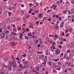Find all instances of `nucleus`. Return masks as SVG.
Instances as JSON below:
<instances>
[{
  "mask_svg": "<svg viewBox=\"0 0 74 74\" xmlns=\"http://www.w3.org/2000/svg\"><path fill=\"white\" fill-rule=\"evenodd\" d=\"M10 64H11L12 65L14 64L13 65V67H16V66H17V64H16V62L14 61L11 62L10 63Z\"/></svg>",
  "mask_w": 74,
  "mask_h": 74,
  "instance_id": "obj_1",
  "label": "nucleus"
},
{
  "mask_svg": "<svg viewBox=\"0 0 74 74\" xmlns=\"http://www.w3.org/2000/svg\"><path fill=\"white\" fill-rule=\"evenodd\" d=\"M11 44L12 45H14V46H15V45H16V43L14 42H11Z\"/></svg>",
  "mask_w": 74,
  "mask_h": 74,
  "instance_id": "obj_2",
  "label": "nucleus"
},
{
  "mask_svg": "<svg viewBox=\"0 0 74 74\" xmlns=\"http://www.w3.org/2000/svg\"><path fill=\"white\" fill-rule=\"evenodd\" d=\"M42 13H40L38 16V17H40V18H41V17H42Z\"/></svg>",
  "mask_w": 74,
  "mask_h": 74,
  "instance_id": "obj_3",
  "label": "nucleus"
},
{
  "mask_svg": "<svg viewBox=\"0 0 74 74\" xmlns=\"http://www.w3.org/2000/svg\"><path fill=\"white\" fill-rule=\"evenodd\" d=\"M39 57H40V59H42V58H44V55H41V56H39Z\"/></svg>",
  "mask_w": 74,
  "mask_h": 74,
  "instance_id": "obj_4",
  "label": "nucleus"
},
{
  "mask_svg": "<svg viewBox=\"0 0 74 74\" xmlns=\"http://www.w3.org/2000/svg\"><path fill=\"white\" fill-rule=\"evenodd\" d=\"M40 69V68L39 67H36V71H37L38 70V71H39V70H40V69Z\"/></svg>",
  "mask_w": 74,
  "mask_h": 74,
  "instance_id": "obj_5",
  "label": "nucleus"
},
{
  "mask_svg": "<svg viewBox=\"0 0 74 74\" xmlns=\"http://www.w3.org/2000/svg\"><path fill=\"white\" fill-rule=\"evenodd\" d=\"M60 26L61 27H63V24L62 23H61Z\"/></svg>",
  "mask_w": 74,
  "mask_h": 74,
  "instance_id": "obj_6",
  "label": "nucleus"
},
{
  "mask_svg": "<svg viewBox=\"0 0 74 74\" xmlns=\"http://www.w3.org/2000/svg\"><path fill=\"white\" fill-rule=\"evenodd\" d=\"M19 38H20L21 40H22V39H23V38L22 37V36H19Z\"/></svg>",
  "mask_w": 74,
  "mask_h": 74,
  "instance_id": "obj_7",
  "label": "nucleus"
},
{
  "mask_svg": "<svg viewBox=\"0 0 74 74\" xmlns=\"http://www.w3.org/2000/svg\"><path fill=\"white\" fill-rule=\"evenodd\" d=\"M11 70H12V68L11 67H10L8 69V70H9V71H11Z\"/></svg>",
  "mask_w": 74,
  "mask_h": 74,
  "instance_id": "obj_8",
  "label": "nucleus"
},
{
  "mask_svg": "<svg viewBox=\"0 0 74 74\" xmlns=\"http://www.w3.org/2000/svg\"><path fill=\"white\" fill-rule=\"evenodd\" d=\"M24 64H25V66H26V64H29V63L27 62H24Z\"/></svg>",
  "mask_w": 74,
  "mask_h": 74,
  "instance_id": "obj_9",
  "label": "nucleus"
},
{
  "mask_svg": "<svg viewBox=\"0 0 74 74\" xmlns=\"http://www.w3.org/2000/svg\"><path fill=\"white\" fill-rule=\"evenodd\" d=\"M59 53H60V52H59L58 51H57V52H56V55H59Z\"/></svg>",
  "mask_w": 74,
  "mask_h": 74,
  "instance_id": "obj_10",
  "label": "nucleus"
},
{
  "mask_svg": "<svg viewBox=\"0 0 74 74\" xmlns=\"http://www.w3.org/2000/svg\"><path fill=\"white\" fill-rule=\"evenodd\" d=\"M53 7H55V8H56L57 7V5H53Z\"/></svg>",
  "mask_w": 74,
  "mask_h": 74,
  "instance_id": "obj_11",
  "label": "nucleus"
},
{
  "mask_svg": "<svg viewBox=\"0 0 74 74\" xmlns=\"http://www.w3.org/2000/svg\"><path fill=\"white\" fill-rule=\"evenodd\" d=\"M20 35H21L20 36H21L23 37V34H22V33H21L20 34Z\"/></svg>",
  "mask_w": 74,
  "mask_h": 74,
  "instance_id": "obj_12",
  "label": "nucleus"
},
{
  "mask_svg": "<svg viewBox=\"0 0 74 74\" xmlns=\"http://www.w3.org/2000/svg\"><path fill=\"white\" fill-rule=\"evenodd\" d=\"M47 63V61L45 62H45L44 63H42V64H44L45 65L46 64V63Z\"/></svg>",
  "mask_w": 74,
  "mask_h": 74,
  "instance_id": "obj_13",
  "label": "nucleus"
},
{
  "mask_svg": "<svg viewBox=\"0 0 74 74\" xmlns=\"http://www.w3.org/2000/svg\"><path fill=\"white\" fill-rule=\"evenodd\" d=\"M32 34L30 33L28 34V36H32Z\"/></svg>",
  "mask_w": 74,
  "mask_h": 74,
  "instance_id": "obj_14",
  "label": "nucleus"
},
{
  "mask_svg": "<svg viewBox=\"0 0 74 74\" xmlns=\"http://www.w3.org/2000/svg\"><path fill=\"white\" fill-rule=\"evenodd\" d=\"M68 29H66V30H65V32L66 33H67V32H68Z\"/></svg>",
  "mask_w": 74,
  "mask_h": 74,
  "instance_id": "obj_15",
  "label": "nucleus"
},
{
  "mask_svg": "<svg viewBox=\"0 0 74 74\" xmlns=\"http://www.w3.org/2000/svg\"><path fill=\"white\" fill-rule=\"evenodd\" d=\"M55 29H58L59 27L58 26H55Z\"/></svg>",
  "mask_w": 74,
  "mask_h": 74,
  "instance_id": "obj_16",
  "label": "nucleus"
},
{
  "mask_svg": "<svg viewBox=\"0 0 74 74\" xmlns=\"http://www.w3.org/2000/svg\"><path fill=\"white\" fill-rule=\"evenodd\" d=\"M19 66H20L21 68H22V66L21 65V64H19Z\"/></svg>",
  "mask_w": 74,
  "mask_h": 74,
  "instance_id": "obj_17",
  "label": "nucleus"
},
{
  "mask_svg": "<svg viewBox=\"0 0 74 74\" xmlns=\"http://www.w3.org/2000/svg\"><path fill=\"white\" fill-rule=\"evenodd\" d=\"M3 31H2V29L1 28H0V32L1 33H2V32Z\"/></svg>",
  "mask_w": 74,
  "mask_h": 74,
  "instance_id": "obj_18",
  "label": "nucleus"
},
{
  "mask_svg": "<svg viewBox=\"0 0 74 74\" xmlns=\"http://www.w3.org/2000/svg\"><path fill=\"white\" fill-rule=\"evenodd\" d=\"M16 60H19V58L18 57L16 58Z\"/></svg>",
  "mask_w": 74,
  "mask_h": 74,
  "instance_id": "obj_19",
  "label": "nucleus"
},
{
  "mask_svg": "<svg viewBox=\"0 0 74 74\" xmlns=\"http://www.w3.org/2000/svg\"><path fill=\"white\" fill-rule=\"evenodd\" d=\"M23 56L24 58H25L26 56V54H24L23 55Z\"/></svg>",
  "mask_w": 74,
  "mask_h": 74,
  "instance_id": "obj_20",
  "label": "nucleus"
},
{
  "mask_svg": "<svg viewBox=\"0 0 74 74\" xmlns=\"http://www.w3.org/2000/svg\"><path fill=\"white\" fill-rule=\"evenodd\" d=\"M66 11L65 10H64V11L63 12V13L64 14H66Z\"/></svg>",
  "mask_w": 74,
  "mask_h": 74,
  "instance_id": "obj_21",
  "label": "nucleus"
},
{
  "mask_svg": "<svg viewBox=\"0 0 74 74\" xmlns=\"http://www.w3.org/2000/svg\"><path fill=\"white\" fill-rule=\"evenodd\" d=\"M29 5H30V7H32V6H33V4H31V3H29Z\"/></svg>",
  "mask_w": 74,
  "mask_h": 74,
  "instance_id": "obj_22",
  "label": "nucleus"
},
{
  "mask_svg": "<svg viewBox=\"0 0 74 74\" xmlns=\"http://www.w3.org/2000/svg\"><path fill=\"white\" fill-rule=\"evenodd\" d=\"M31 12H32V10H30L29 11V14H31Z\"/></svg>",
  "mask_w": 74,
  "mask_h": 74,
  "instance_id": "obj_23",
  "label": "nucleus"
},
{
  "mask_svg": "<svg viewBox=\"0 0 74 74\" xmlns=\"http://www.w3.org/2000/svg\"><path fill=\"white\" fill-rule=\"evenodd\" d=\"M12 26H13V27H15V25L14 24H12Z\"/></svg>",
  "mask_w": 74,
  "mask_h": 74,
  "instance_id": "obj_24",
  "label": "nucleus"
},
{
  "mask_svg": "<svg viewBox=\"0 0 74 74\" xmlns=\"http://www.w3.org/2000/svg\"><path fill=\"white\" fill-rule=\"evenodd\" d=\"M25 30L27 31V32H29V29H26Z\"/></svg>",
  "mask_w": 74,
  "mask_h": 74,
  "instance_id": "obj_25",
  "label": "nucleus"
},
{
  "mask_svg": "<svg viewBox=\"0 0 74 74\" xmlns=\"http://www.w3.org/2000/svg\"><path fill=\"white\" fill-rule=\"evenodd\" d=\"M5 33H10V32H9V31H6Z\"/></svg>",
  "mask_w": 74,
  "mask_h": 74,
  "instance_id": "obj_26",
  "label": "nucleus"
},
{
  "mask_svg": "<svg viewBox=\"0 0 74 74\" xmlns=\"http://www.w3.org/2000/svg\"><path fill=\"white\" fill-rule=\"evenodd\" d=\"M59 19H60V21H61V20L62 19V18H61V17H59Z\"/></svg>",
  "mask_w": 74,
  "mask_h": 74,
  "instance_id": "obj_27",
  "label": "nucleus"
},
{
  "mask_svg": "<svg viewBox=\"0 0 74 74\" xmlns=\"http://www.w3.org/2000/svg\"><path fill=\"white\" fill-rule=\"evenodd\" d=\"M11 14V12H9L8 13V14L9 15H10V14Z\"/></svg>",
  "mask_w": 74,
  "mask_h": 74,
  "instance_id": "obj_28",
  "label": "nucleus"
},
{
  "mask_svg": "<svg viewBox=\"0 0 74 74\" xmlns=\"http://www.w3.org/2000/svg\"><path fill=\"white\" fill-rule=\"evenodd\" d=\"M67 52H70V50H67L66 51Z\"/></svg>",
  "mask_w": 74,
  "mask_h": 74,
  "instance_id": "obj_29",
  "label": "nucleus"
},
{
  "mask_svg": "<svg viewBox=\"0 0 74 74\" xmlns=\"http://www.w3.org/2000/svg\"><path fill=\"white\" fill-rule=\"evenodd\" d=\"M56 18H59V16H58V15H56Z\"/></svg>",
  "mask_w": 74,
  "mask_h": 74,
  "instance_id": "obj_30",
  "label": "nucleus"
},
{
  "mask_svg": "<svg viewBox=\"0 0 74 74\" xmlns=\"http://www.w3.org/2000/svg\"><path fill=\"white\" fill-rule=\"evenodd\" d=\"M37 45L38 47H40V45H41L39 44V45Z\"/></svg>",
  "mask_w": 74,
  "mask_h": 74,
  "instance_id": "obj_31",
  "label": "nucleus"
},
{
  "mask_svg": "<svg viewBox=\"0 0 74 74\" xmlns=\"http://www.w3.org/2000/svg\"><path fill=\"white\" fill-rule=\"evenodd\" d=\"M53 60H54V61H56V62H57V61H58L57 60V59H53Z\"/></svg>",
  "mask_w": 74,
  "mask_h": 74,
  "instance_id": "obj_32",
  "label": "nucleus"
},
{
  "mask_svg": "<svg viewBox=\"0 0 74 74\" xmlns=\"http://www.w3.org/2000/svg\"><path fill=\"white\" fill-rule=\"evenodd\" d=\"M58 47L60 48H62V46L59 45Z\"/></svg>",
  "mask_w": 74,
  "mask_h": 74,
  "instance_id": "obj_33",
  "label": "nucleus"
},
{
  "mask_svg": "<svg viewBox=\"0 0 74 74\" xmlns=\"http://www.w3.org/2000/svg\"><path fill=\"white\" fill-rule=\"evenodd\" d=\"M36 42L37 43H38V40H36Z\"/></svg>",
  "mask_w": 74,
  "mask_h": 74,
  "instance_id": "obj_34",
  "label": "nucleus"
},
{
  "mask_svg": "<svg viewBox=\"0 0 74 74\" xmlns=\"http://www.w3.org/2000/svg\"><path fill=\"white\" fill-rule=\"evenodd\" d=\"M34 12H36V13H38V11L34 10Z\"/></svg>",
  "mask_w": 74,
  "mask_h": 74,
  "instance_id": "obj_35",
  "label": "nucleus"
},
{
  "mask_svg": "<svg viewBox=\"0 0 74 74\" xmlns=\"http://www.w3.org/2000/svg\"><path fill=\"white\" fill-rule=\"evenodd\" d=\"M18 30H21V28L19 27V28H18Z\"/></svg>",
  "mask_w": 74,
  "mask_h": 74,
  "instance_id": "obj_36",
  "label": "nucleus"
},
{
  "mask_svg": "<svg viewBox=\"0 0 74 74\" xmlns=\"http://www.w3.org/2000/svg\"><path fill=\"white\" fill-rule=\"evenodd\" d=\"M38 23H39V21H38L36 22V25H38Z\"/></svg>",
  "mask_w": 74,
  "mask_h": 74,
  "instance_id": "obj_37",
  "label": "nucleus"
},
{
  "mask_svg": "<svg viewBox=\"0 0 74 74\" xmlns=\"http://www.w3.org/2000/svg\"><path fill=\"white\" fill-rule=\"evenodd\" d=\"M26 68V66H23V69H25Z\"/></svg>",
  "mask_w": 74,
  "mask_h": 74,
  "instance_id": "obj_38",
  "label": "nucleus"
},
{
  "mask_svg": "<svg viewBox=\"0 0 74 74\" xmlns=\"http://www.w3.org/2000/svg\"><path fill=\"white\" fill-rule=\"evenodd\" d=\"M51 20V18H50L48 20V21H50Z\"/></svg>",
  "mask_w": 74,
  "mask_h": 74,
  "instance_id": "obj_39",
  "label": "nucleus"
},
{
  "mask_svg": "<svg viewBox=\"0 0 74 74\" xmlns=\"http://www.w3.org/2000/svg\"><path fill=\"white\" fill-rule=\"evenodd\" d=\"M28 38H27V36H26V37H25V40H26V39H27Z\"/></svg>",
  "mask_w": 74,
  "mask_h": 74,
  "instance_id": "obj_40",
  "label": "nucleus"
},
{
  "mask_svg": "<svg viewBox=\"0 0 74 74\" xmlns=\"http://www.w3.org/2000/svg\"><path fill=\"white\" fill-rule=\"evenodd\" d=\"M53 73H55V72H56V71L55 69H53Z\"/></svg>",
  "mask_w": 74,
  "mask_h": 74,
  "instance_id": "obj_41",
  "label": "nucleus"
},
{
  "mask_svg": "<svg viewBox=\"0 0 74 74\" xmlns=\"http://www.w3.org/2000/svg\"><path fill=\"white\" fill-rule=\"evenodd\" d=\"M42 24H43V22H41L40 23V25H41Z\"/></svg>",
  "mask_w": 74,
  "mask_h": 74,
  "instance_id": "obj_42",
  "label": "nucleus"
},
{
  "mask_svg": "<svg viewBox=\"0 0 74 74\" xmlns=\"http://www.w3.org/2000/svg\"><path fill=\"white\" fill-rule=\"evenodd\" d=\"M32 15H35V14H34V12H33L32 13Z\"/></svg>",
  "mask_w": 74,
  "mask_h": 74,
  "instance_id": "obj_43",
  "label": "nucleus"
},
{
  "mask_svg": "<svg viewBox=\"0 0 74 74\" xmlns=\"http://www.w3.org/2000/svg\"><path fill=\"white\" fill-rule=\"evenodd\" d=\"M27 18H29V16L27 15Z\"/></svg>",
  "mask_w": 74,
  "mask_h": 74,
  "instance_id": "obj_44",
  "label": "nucleus"
},
{
  "mask_svg": "<svg viewBox=\"0 0 74 74\" xmlns=\"http://www.w3.org/2000/svg\"><path fill=\"white\" fill-rule=\"evenodd\" d=\"M53 5L52 6H51L50 7V8H51V9H52V8H53Z\"/></svg>",
  "mask_w": 74,
  "mask_h": 74,
  "instance_id": "obj_45",
  "label": "nucleus"
},
{
  "mask_svg": "<svg viewBox=\"0 0 74 74\" xmlns=\"http://www.w3.org/2000/svg\"><path fill=\"white\" fill-rule=\"evenodd\" d=\"M23 26L24 27L25 26H26V25L25 24H24L23 25Z\"/></svg>",
  "mask_w": 74,
  "mask_h": 74,
  "instance_id": "obj_46",
  "label": "nucleus"
},
{
  "mask_svg": "<svg viewBox=\"0 0 74 74\" xmlns=\"http://www.w3.org/2000/svg\"><path fill=\"white\" fill-rule=\"evenodd\" d=\"M27 64V65H25V66H26V67H28L29 66V64Z\"/></svg>",
  "mask_w": 74,
  "mask_h": 74,
  "instance_id": "obj_47",
  "label": "nucleus"
},
{
  "mask_svg": "<svg viewBox=\"0 0 74 74\" xmlns=\"http://www.w3.org/2000/svg\"><path fill=\"white\" fill-rule=\"evenodd\" d=\"M63 34H62V36H64V32H63Z\"/></svg>",
  "mask_w": 74,
  "mask_h": 74,
  "instance_id": "obj_48",
  "label": "nucleus"
},
{
  "mask_svg": "<svg viewBox=\"0 0 74 74\" xmlns=\"http://www.w3.org/2000/svg\"><path fill=\"white\" fill-rule=\"evenodd\" d=\"M21 7H24V6L23 5H21Z\"/></svg>",
  "mask_w": 74,
  "mask_h": 74,
  "instance_id": "obj_49",
  "label": "nucleus"
},
{
  "mask_svg": "<svg viewBox=\"0 0 74 74\" xmlns=\"http://www.w3.org/2000/svg\"><path fill=\"white\" fill-rule=\"evenodd\" d=\"M49 11H49V10H48V11H47V13H48V12H49Z\"/></svg>",
  "mask_w": 74,
  "mask_h": 74,
  "instance_id": "obj_50",
  "label": "nucleus"
},
{
  "mask_svg": "<svg viewBox=\"0 0 74 74\" xmlns=\"http://www.w3.org/2000/svg\"><path fill=\"white\" fill-rule=\"evenodd\" d=\"M4 38V37L3 36H2V37L1 38V39H3V38Z\"/></svg>",
  "mask_w": 74,
  "mask_h": 74,
  "instance_id": "obj_51",
  "label": "nucleus"
},
{
  "mask_svg": "<svg viewBox=\"0 0 74 74\" xmlns=\"http://www.w3.org/2000/svg\"><path fill=\"white\" fill-rule=\"evenodd\" d=\"M11 33H12V34H14V32H11Z\"/></svg>",
  "mask_w": 74,
  "mask_h": 74,
  "instance_id": "obj_52",
  "label": "nucleus"
},
{
  "mask_svg": "<svg viewBox=\"0 0 74 74\" xmlns=\"http://www.w3.org/2000/svg\"><path fill=\"white\" fill-rule=\"evenodd\" d=\"M10 27H8V29H10Z\"/></svg>",
  "mask_w": 74,
  "mask_h": 74,
  "instance_id": "obj_53",
  "label": "nucleus"
},
{
  "mask_svg": "<svg viewBox=\"0 0 74 74\" xmlns=\"http://www.w3.org/2000/svg\"><path fill=\"white\" fill-rule=\"evenodd\" d=\"M62 18H63V19H64V16H62Z\"/></svg>",
  "mask_w": 74,
  "mask_h": 74,
  "instance_id": "obj_54",
  "label": "nucleus"
},
{
  "mask_svg": "<svg viewBox=\"0 0 74 74\" xmlns=\"http://www.w3.org/2000/svg\"><path fill=\"white\" fill-rule=\"evenodd\" d=\"M63 40H64V41H66V39H63Z\"/></svg>",
  "mask_w": 74,
  "mask_h": 74,
  "instance_id": "obj_55",
  "label": "nucleus"
},
{
  "mask_svg": "<svg viewBox=\"0 0 74 74\" xmlns=\"http://www.w3.org/2000/svg\"><path fill=\"white\" fill-rule=\"evenodd\" d=\"M61 55H62V56H63V53H62Z\"/></svg>",
  "mask_w": 74,
  "mask_h": 74,
  "instance_id": "obj_56",
  "label": "nucleus"
},
{
  "mask_svg": "<svg viewBox=\"0 0 74 74\" xmlns=\"http://www.w3.org/2000/svg\"><path fill=\"white\" fill-rule=\"evenodd\" d=\"M66 58V56H64L63 57V58H64V59H65V58Z\"/></svg>",
  "mask_w": 74,
  "mask_h": 74,
  "instance_id": "obj_57",
  "label": "nucleus"
},
{
  "mask_svg": "<svg viewBox=\"0 0 74 74\" xmlns=\"http://www.w3.org/2000/svg\"><path fill=\"white\" fill-rule=\"evenodd\" d=\"M57 70H59V71H60V69L59 68H57Z\"/></svg>",
  "mask_w": 74,
  "mask_h": 74,
  "instance_id": "obj_58",
  "label": "nucleus"
},
{
  "mask_svg": "<svg viewBox=\"0 0 74 74\" xmlns=\"http://www.w3.org/2000/svg\"><path fill=\"white\" fill-rule=\"evenodd\" d=\"M14 34H15V36H16L17 35V34H16V33H14Z\"/></svg>",
  "mask_w": 74,
  "mask_h": 74,
  "instance_id": "obj_59",
  "label": "nucleus"
},
{
  "mask_svg": "<svg viewBox=\"0 0 74 74\" xmlns=\"http://www.w3.org/2000/svg\"><path fill=\"white\" fill-rule=\"evenodd\" d=\"M23 69V68H22L20 70V71H22V70Z\"/></svg>",
  "mask_w": 74,
  "mask_h": 74,
  "instance_id": "obj_60",
  "label": "nucleus"
},
{
  "mask_svg": "<svg viewBox=\"0 0 74 74\" xmlns=\"http://www.w3.org/2000/svg\"><path fill=\"white\" fill-rule=\"evenodd\" d=\"M39 73H38H38H36V74H39Z\"/></svg>",
  "mask_w": 74,
  "mask_h": 74,
  "instance_id": "obj_61",
  "label": "nucleus"
},
{
  "mask_svg": "<svg viewBox=\"0 0 74 74\" xmlns=\"http://www.w3.org/2000/svg\"><path fill=\"white\" fill-rule=\"evenodd\" d=\"M4 1H7V0H3Z\"/></svg>",
  "mask_w": 74,
  "mask_h": 74,
  "instance_id": "obj_62",
  "label": "nucleus"
},
{
  "mask_svg": "<svg viewBox=\"0 0 74 74\" xmlns=\"http://www.w3.org/2000/svg\"><path fill=\"white\" fill-rule=\"evenodd\" d=\"M69 59V57H67L66 58V59Z\"/></svg>",
  "mask_w": 74,
  "mask_h": 74,
  "instance_id": "obj_63",
  "label": "nucleus"
},
{
  "mask_svg": "<svg viewBox=\"0 0 74 74\" xmlns=\"http://www.w3.org/2000/svg\"><path fill=\"white\" fill-rule=\"evenodd\" d=\"M48 63L49 64H50V63H52V62H49Z\"/></svg>",
  "mask_w": 74,
  "mask_h": 74,
  "instance_id": "obj_64",
  "label": "nucleus"
}]
</instances>
